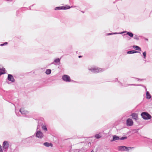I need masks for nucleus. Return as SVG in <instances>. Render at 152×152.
I'll return each mask as SVG.
<instances>
[{
    "label": "nucleus",
    "instance_id": "nucleus-1",
    "mask_svg": "<svg viewBox=\"0 0 152 152\" xmlns=\"http://www.w3.org/2000/svg\"><path fill=\"white\" fill-rule=\"evenodd\" d=\"M141 115L142 118L145 120L150 119L151 118V115L147 112H142Z\"/></svg>",
    "mask_w": 152,
    "mask_h": 152
},
{
    "label": "nucleus",
    "instance_id": "nucleus-2",
    "mask_svg": "<svg viewBox=\"0 0 152 152\" xmlns=\"http://www.w3.org/2000/svg\"><path fill=\"white\" fill-rule=\"evenodd\" d=\"M34 135L36 137L40 139H42L44 136L43 133L40 130H36Z\"/></svg>",
    "mask_w": 152,
    "mask_h": 152
},
{
    "label": "nucleus",
    "instance_id": "nucleus-3",
    "mask_svg": "<svg viewBox=\"0 0 152 152\" xmlns=\"http://www.w3.org/2000/svg\"><path fill=\"white\" fill-rule=\"evenodd\" d=\"M72 7H70L69 6L66 5L65 6H64L56 7H55L54 10H66L69 9Z\"/></svg>",
    "mask_w": 152,
    "mask_h": 152
},
{
    "label": "nucleus",
    "instance_id": "nucleus-4",
    "mask_svg": "<svg viewBox=\"0 0 152 152\" xmlns=\"http://www.w3.org/2000/svg\"><path fill=\"white\" fill-rule=\"evenodd\" d=\"M89 70L93 73H97L102 71V69L99 68H92Z\"/></svg>",
    "mask_w": 152,
    "mask_h": 152
},
{
    "label": "nucleus",
    "instance_id": "nucleus-5",
    "mask_svg": "<svg viewBox=\"0 0 152 152\" xmlns=\"http://www.w3.org/2000/svg\"><path fill=\"white\" fill-rule=\"evenodd\" d=\"M2 146L4 150L7 151L9 146V142L7 141H4L3 142Z\"/></svg>",
    "mask_w": 152,
    "mask_h": 152
},
{
    "label": "nucleus",
    "instance_id": "nucleus-6",
    "mask_svg": "<svg viewBox=\"0 0 152 152\" xmlns=\"http://www.w3.org/2000/svg\"><path fill=\"white\" fill-rule=\"evenodd\" d=\"M62 79L64 81L66 82H69L71 81L70 77L67 75H64L62 77Z\"/></svg>",
    "mask_w": 152,
    "mask_h": 152
},
{
    "label": "nucleus",
    "instance_id": "nucleus-7",
    "mask_svg": "<svg viewBox=\"0 0 152 152\" xmlns=\"http://www.w3.org/2000/svg\"><path fill=\"white\" fill-rule=\"evenodd\" d=\"M34 137V135H33L26 139L23 140V142L26 141L27 143H30L32 141Z\"/></svg>",
    "mask_w": 152,
    "mask_h": 152
},
{
    "label": "nucleus",
    "instance_id": "nucleus-8",
    "mask_svg": "<svg viewBox=\"0 0 152 152\" xmlns=\"http://www.w3.org/2000/svg\"><path fill=\"white\" fill-rule=\"evenodd\" d=\"M126 124L127 126H131L133 124V122L131 119L129 118L126 120Z\"/></svg>",
    "mask_w": 152,
    "mask_h": 152
},
{
    "label": "nucleus",
    "instance_id": "nucleus-9",
    "mask_svg": "<svg viewBox=\"0 0 152 152\" xmlns=\"http://www.w3.org/2000/svg\"><path fill=\"white\" fill-rule=\"evenodd\" d=\"M7 79L12 82H14L15 81V80L12 75L11 74L8 75Z\"/></svg>",
    "mask_w": 152,
    "mask_h": 152
},
{
    "label": "nucleus",
    "instance_id": "nucleus-10",
    "mask_svg": "<svg viewBox=\"0 0 152 152\" xmlns=\"http://www.w3.org/2000/svg\"><path fill=\"white\" fill-rule=\"evenodd\" d=\"M55 65H59L60 64V59L59 58H57L55 59L54 61L52 63Z\"/></svg>",
    "mask_w": 152,
    "mask_h": 152
},
{
    "label": "nucleus",
    "instance_id": "nucleus-11",
    "mask_svg": "<svg viewBox=\"0 0 152 152\" xmlns=\"http://www.w3.org/2000/svg\"><path fill=\"white\" fill-rule=\"evenodd\" d=\"M126 33V34L129 36L131 37H133L134 34H133L131 32H128L126 31H122L121 33Z\"/></svg>",
    "mask_w": 152,
    "mask_h": 152
},
{
    "label": "nucleus",
    "instance_id": "nucleus-12",
    "mask_svg": "<svg viewBox=\"0 0 152 152\" xmlns=\"http://www.w3.org/2000/svg\"><path fill=\"white\" fill-rule=\"evenodd\" d=\"M131 116L133 119L137 120L138 119V115L135 113H133L131 114Z\"/></svg>",
    "mask_w": 152,
    "mask_h": 152
},
{
    "label": "nucleus",
    "instance_id": "nucleus-13",
    "mask_svg": "<svg viewBox=\"0 0 152 152\" xmlns=\"http://www.w3.org/2000/svg\"><path fill=\"white\" fill-rule=\"evenodd\" d=\"M126 148V146H119L118 147V150L120 151H125V148Z\"/></svg>",
    "mask_w": 152,
    "mask_h": 152
},
{
    "label": "nucleus",
    "instance_id": "nucleus-14",
    "mask_svg": "<svg viewBox=\"0 0 152 152\" xmlns=\"http://www.w3.org/2000/svg\"><path fill=\"white\" fill-rule=\"evenodd\" d=\"M136 53H141L140 52H139L138 51H137L135 50H130L129 51H128L127 52V54H134Z\"/></svg>",
    "mask_w": 152,
    "mask_h": 152
},
{
    "label": "nucleus",
    "instance_id": "nucleus-15",
    "mask_svg": "<svg viewBox=\"0 0 152 152\" xmlns=\"http://www.w3.org/2000/svg\"><path fill=\"white\" fill-rule=\"evenodd\" d=\"M120 139V138L119 137L116 135H114L113 136V139L111 140V142H113V141H115L116 140H119Z\"/></svg>",
    "mask_w": 152,
    "mask_h": 152
},
{
    "label": "nucleus",
    "instance_id": "nucleus-16",
    "mask_svg": "<svg viewBox=\"0 0 152 152\" xmlns=\"http://www.w3.org/2000/svg\"><path fill=\"white\" fill-rule=\"evenodd\" d=\"M19 111L22 115H26L28 113V112L27 111H26L22 108L20 109Z\"/></svg>",
    "mask_w": 152,
    "mask_h": 152
},
{
    "label": "nucleus",
    "instance_id": "nucleus-17",
    "mask_svg": "<svg viewBox=\"0 0 152 152\" xmlns=\"http://www.w3.org/2000/svg\"><path fill=\"white\" fill-rule=\"evenodd\" d=\"M129 86H141L143 87L145 86H144L142 85V84H126L125 86H124L125 87H127Z\"/></svg>",
    "mask_w": 152,
    "mask_h": 152
},
{
    "label": "nucleus",
    "instance_id": "nucleus-18",
    "mask_svg": "<svg viewBox=\"0 0 152 152\" xmlns=\"http://www.w3.org/2000/svg\"><path fill=\"white\" fill-rule=\"evenodd\" d=\"M43 145L46 147H49V146L52 147L53 145L51 143H49L48 142H45L43 143Z\"/></svg>",
    "mask_w": 152,
    "mask_h": 152
},
{
    "label": "nucleus",
    "instance_id": "nucleus-19",
    "mask_svg": "<svg viewBox=\"0 0 152 152\" xmlns=\"http://www.w3.org/2000/svg\"><path fill=\"white\" fill-rule=\"evenodd\" d=\"M133 47L134 49L136 50L140 51H141V48L138 46L134 45L133 46Z\"/></svg>",
    "mask_w": 152,
    "mask_h": 152
},
{
    "label": "nucleus",
    "instance_id": "nucleus-20",
    "mask_svg": "<svg viewBox=\"0 0 152 152\" xmlns=\"http://www.w3.org/2000/svg\"><path fill=\"white\" fill-rule=\"evenodd\" d=\"M151 98V96L148 91H146V98L148 99H150Z\"/></svg>",
    "mask_w": 152,
    "mask_h": 152
},
{
    "label": "nucleus",
    "instance_id": "nucleus-21",
    "mask_svg": "<svg viewBox=\"0 0 152 152\" xmlns=\"http://www.w3.org/2000/svg\"><path fill=\"white\" fill-rule=\"evenodd\" d=\"M51 72V70L50 69H46L45 73L48 75L50 74Z\"/></svg>",
    "mask_w": 152,
    "mask_h": 152
},
{
    "label": "nucleus",
    "instance_id": "nucleus-22",
    "mask_svg": "<svg viewBox=\"0 0 152 152\" xmlns=\"http://www.w3.org/2000/svg\"><path fill=\"white\" fill-rule=\"evenodd\" d=\"M148 144L150 145V146L151 148H152V140L149 139L148 140Z\"/></svg>",
    "mask_w": 152,
    "mask_h": 152
},
{
    "label": "nucleus",
    "instance_id": "nucleus-23",
    "mask_svg": "<svg viewBox=\"0 0 152 152\" xmlns=\"http://www.w3.org/2000/svg\"><path fill=\"white\" fill-rule=\"evenodd\" d=\"M42 128L43 130L45 131V132L47 131V128L46 126L44 125L43 124L42 125Z\"/></svg>",
    "mask_w": 152,
    "mask_h": 152
},
{
    "label": "nucleus",
    "instance_id": "nucleus-24",
    "mask_svg": "<svg viewBox=\"0 0 152 152\" xmlns=\"http://www.w3.org/2000/svg\"><path fill=\"white\" fill-rule=\"evenodd\" d=\"M133 148H134L133 147H126V148H125V151H128L130 150H131Z\"/></svg>",
    "mask_w": 152,
    "mask_h": 152
},
{
    "label": "nucleus",
    "instance_id": "nucleus-25",
    "mask_svg": "<svg viewBox=\"0 0 152 152\" xmlns=\"http://www.w3.org/2000/svg\"><path fill=\"white\" fill-rule=\"evenodd\" d=\"M95 137L96 139H99L101 137V136L99 134H96L95 135Z\"/></svg>",
    "mask_w": 152,
    "mask_h": 152
},
{
    "label": "nucleus",
    "instance_id": "nucleus-26",
    "mask_svg": "<svg viewBox=\"0 0 152 152\" xmlns=\"http://www.w3.org/2000/svg\"><path fill=\"white\" fill-rule=\"evenodd\" d=\"M13 152H19V148L18 147H16L14 149Z\"/></svg>",
    "mask_w": 152,
    "mask_h": 152
},
{
    "label": "nucleus",
    "instance_id": "nucleus-27",
    "mask_svg": "<svg viewBox=\"0 0 152 152\" xmlns=\"http://www.w3.org/2000/svg\"><path fill=\"white\" fill-rule=\"evenodd\" d=\"M146 53L145 51L144 52L142 53V55L143 56V58L144 59L146 58Z\"/></svg>",
    "mask_w": 152,
    "mask_h": 152
},
{
    "label": "nucleus",
    "instance_id": "nucleus-28",
    "mask_svg": "<svg viewBox=\"0 0 152 152\" xmlns=\"http://www.w3.org/2000/svg\"><path fill=\"white\" fill-rule=\"evenodd\" d=\"M134 39L137 40H139V39L138 37L136 35H134Z\"/></svg>",
    "mask_w": 152,
    "mask_h": 152
},
{
    "label": "nucleus",
    "instance_id": "nucleus-29",
    "mask_svg": "<svg viewBox=\"0 0 152 152\" xmlns=\"http://www.w3.org/2000/svg\"><path fill=\"white\" fill-rule=\"evenodd\" d=\"M127 138V137L124 136V137H122L121 138H120V139L119 140H122L126 139Z\"/></svg>",
    "mask_w": 152,
    "mask_h": 152
},
{
    "label": "nucleus",
    "instance_id": "nucleus-30",
    "mask_svg": "<svg viewBox=\"0 0 152 152\" xmlns=\"http://www.w3.org/2000/svg\"><path fill=\"white\" fill-rule=\"evenodd\" d=\"M133 78H134L135 79H137L138 81H143L144 80H145V79H140V78H136V77H133Z\"/></svg>",
    "mask_w": 152,
    "mask_h": 152
},
{
    "label": "nucleus",
    "instance_id": "nucleus-31",
    "mask_svg": "<svg viewBox=\"0 0 152 152\" xmlns=\"http://www.w3.org/2000/svg\"><path fill=\"white\" fill-rule=\"evenodd\" d=\"M8 44L7 42H4L3 44H1L0 45V46H3L6 45H7Z\"/></svg>",
    "mask_w": 152,
    "mask_h": 152
},
{
    "label": "nucleus",
    "instance_id": "nucleus-32",
    "mask_svg": "<svg viewBox=\"0 0 152 152\" xmlns=\"http://www.w3.org/2000/svg\"><path fill=\"white\" fill-rule=\"evenodd\" d=\"M0 71H6L5 68H1L0 67Z\"/></svg>",
    "mask_w": 152,
    "mask_h": 152
},
{
    "label": "nucleus",
    "instance_id": "nucleus-33",
    "mask_svg": "<svg viewBox=\"0 0 152 152\" xmlns=\"http://www.w3.org/2000/svg\"><path fill=\"white\" fill-rule=\"evenodd\" d=\"M16 15L17 16H19L20 15L19 14V12L18 10L16 11Z\"/></svg>",
    "mask_w": 152,
    "mask_h": 152
},
{
    "label": "nucleus",
    "instance_id": "nucleus-34",
    "mask_svg": "<svg viewBox=\"0 0 152 152\" xmlns=\"http://www.w3.org/2000/svg\"><path fill=\"white\" fill-rule=\"evenodd\" d=\"M122 32H114L113 33V34H122L123 33H121Z\"/></svg>",
    "mask_w": 152,
    "mask_h": 152
},
{
    "label": "nucleus",
    "instance_id": "nucleus-35",
    "mask_svg": "<svg viewBox=\"0 0 152 152\" xmlns=\"http://www.w3.org/2000/svg\"><path fill=\"white\" fill-rule=\"evenodd\" d=\"M134 132L135 133H137L138 131V129H135L134 130Z\"/></svg>",
    "mask_w": 152,
    "mask_h": 152
},
{
    "label": "nucleus",
    "instance_id": "nucleus-36",
    "mask_svg": "<svg viewBox=\"0 0 152 152\" xmlns=\"http://www.w3.org/2000/svg\"><path fill=\"white\" fill-rule=\"evenodd\" d=\"M0 152H3L2 147L1 145L0 146Z\"/></svg>",
    "mask_w": 152,
    "mask_h": 152
},
{
    "label": "nucleus",
    "instance_id": "nucleus-37",
    "mask_svg": "<svg viewBox=\"0 0 152 152\" xmlns=\"http://www.w3.org/2000/svg\"><path fill=\"white\" fill-rule=\"evenodd\" d=\"M113 34V33H108L107 34V35L109 36V35H112Z\"/></svg>",
    "mask_w": 152,
    "mask_h": 152
},
{
    "label": "nucleus",
    "instance_id": "nucleus-38",
    "mask_svg": "<svg viewBox=\"0 0 152 152\" xmlns=\"http://www.w3.org/2000/svg\"><path fill=\"white\" fill-rule=\"evenodd\" d=\"M118 82L121 84V86H123V84L121 83L119 81H118Z\"/></svg>",
    "mask_w": 152,
    "mask_h": 152
},
{
    "label": "nucleus",
    "instance_id": "nucleus-39",
    "mask_svg": "<svg viewBox=\"0 0 152 152\" xmlns=\"http://www.w3.org/2000/svg\"><path fill=\"white\" fill-rule=\"evenodd\" d=\"M40 127V126L39 125V122H38V124L37 126V130Z\"/></svg>",
    "mask_w": 152,
    "mask_h": 152
},
{
    "label": "nucleus",
    "instance_id": "nucleus-40",
    "mask_svg": "<svg viewBox=\"0 0 152 152\" xmlns=\"http://www.w3.org/2000/svg\"><path fill=\"white\" fill-rule=\"evenodd\" d=\"M22 142L23 143H24V144H25L26 142H27L26 141H23V140H22Z\"/></svg>",
    "mask_w": 152,
    "mask_h": 152
},
{
    "label": "nucleus",
    "instance_id": "nucleus-41",
    "mask_svg": "<svg viewBox=\"0 0 152 152\" xmlns=\"http://www.w3.org/2000/svg\"><path fill=\"white\" fill-rule=\"evenodd\" d=\"M144 88H145V90L146 91H147V88H146V86H144Z\"/></svg>",
    "mask_w": 152,
    "mask_h": 152
},
{
    "label": "nucleus",
    "instance_id": "nucleus-42",
    "mask_svg": "<svg viewBox=\"0 0 152 152\" xmlns=\"http://www.w3.org/2000/svg\"><path fill=\"white\" fill-rule=\"evenodd\" d=\"M118 80V79L117 78H116L115 79V81H116Z\"/></svg>",
    "mask_w": 152,
    "mask_h": 152
},
{
    "label": "nucleus",
    "instance_id": "nucleus-43",
    "mask_svg": "<svg viewBox=\"0 0 152 152\" xmlns=\"http://www.w3.org/2000/svg\"><path fill=\"white\" fill-rule=\"evenodd\" d=\"M82 57V56H78V57L79 58H81Z\"/></svg>",
    "mask_w": 152,
    "mask_h": 152
},
{
    "label": "nucleus",
    "instance_id": "nucleus-44",
    "mask_svg": "<svg viewBox=\"0 0 152 152\" xmlns=\"http://www.w3.org/2000/svg\"><path fill=\"white\" fill-rule=\"evenodd\" d=\"M15 113H16V115H17V116H19V115L18 114H17V112H16V111H15Z\"/></svg>",
    "mask_w": 152,
    "mask_h": 152
},
{
    "label": "nucleus",
    "instance_id": "nucleus-45",
    "mask_svg": "<svg viewBox=\"0 0 152 152\" xmlns=\"http://www.w3.org/2000/svg\"><path fill=\"white\" fill-rule=\"evenodd\" d=\"M33 6V5H32V6H30V7H29V9H30V10H31V7H32V6Z\"/></svg>",
    "mask_w": 152,
    "mask_h": 152
},
{
    "label": "nucleus",
    "instance_id": "nucleus-46",
    "mask_svg": "<svg viewBox=\"0 0 152 152\" xmlns=\"http://www.w3.org/2000/svg\"><path fill=\"white\" fill-rule=\"evenodd\" d=\"M91 152H94V151H93V150H92V151H91Z\"/></svg>",
    "mask_w": 152,
    "mask_h": 152
},
{
    "label": "nucleus",
    "instance_id": "nucleus-47",
    "mask_svg": "<svg viewBox=\"0 0 152 152\" xmlns=\"http://www.w3.org/2000/svg\"><path fill=\"white\" fill-rule=\"evenodd\" d=\"M146 40H148V39H146Z\"/></svg>",
    "mask_w": 152,
    "mask_h": 152
},
{
    "label": "nucleus",
    "instance_id": "nucleus-48",
    "mask_svg": "<svg viewBox=\"0 0 152 152\" xmlns=\"http://www.w3.org/2000/svg\"><path fill=\"white\" fill-rule=\"evenodd\" d=\"M126 34H124V35H123L124 36V35H125Z\"/></svg>",
    "mask_w": 152,
    "mask_h": 152
},
{
    "label": "nucleus",
    "instance_id": "nucleus-49",
    "mask_svg": "<svg viewBox=\"0 0 152 152\" xmlns=\"http://www.w3.org/2000/svg\"><path fill=\"white\" fill-rule=\"evenodd\" d=\"M90 142H89V144H90Z\"/></svg>",
    "mask_w": 152,
    "mask_h": 152
},
{
    "label": "nucleus",
    "instance_id": "nucleus-50",
    "mask_svg": "<svg viewBox=\"0 0 152 152\" xmlns=\"http://www.w3.org/2000/svg\"><path fill=\"white\" fill-rule=\"evenodd\" d=\"M90 142H89V144H90Z\"/></svg>",
    "mask_w": 152,
    "mask_h": 152
},
{
    "label": "nucleus",
    "instance_id": "nucleus-51",
    "mask_svg": "<svg viewBox=\"0 0 152 152\" xmlns=\"http://www.w3.org/2000/svg\"><path fill=\"white\" fill-rule=\"evenodd\" d=\"M1 145H0V146Z\"/></svg>",
    "mask_w": 152,
    "mask_h": 152
}]
</instances>
